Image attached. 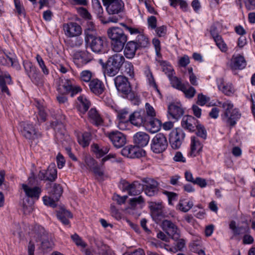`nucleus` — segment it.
I'll return each mask as SVG.
<instances>
[{
  "label": "nucleus",
  "instance_id": "nucleus-1",
  "mask_svg": "<svg viewBox=\"0 0 255 255\" xmlns=\"http://www.w3.org/2000/svg\"><path fill=\"white\" fill-rule=\"evenodd\" d=\"M114 81L117 90L123 97L130 100L134 105L139 104V98L132 91L130 83L127 77L119 75L115 78Z\"/></svg>",
  "mask_w": 255,
  "mask_h": 255
},
{
  "label": "nucleus",
  "instance_id": "nucleus-2",
  "mask_svg": "<svg viewBox=\"0 0 255 255\" xmlns=\"http://www.w3.org/2000/svg\"><path fill=\"white\" fill-rule=\"evenodd\" d=\"M107 34L111 40L112 50L116 52H121L128 40L123 29L119 27H111L108 29Z\"/></svg>",
  "mask_w": 255,
  "mask_h": 255
},
{
  "label": "nucleus",
  "instance_id": "nucleus-3",
  "mask_svg": "<svg viewBox=\"0 0 255 255\" xmlns=\"http://www.w3.org/2000/svg\"><path fill=\"white\" fill-rule=\"evenodd\" d=\"M219 104L222 105V107L224 109L223 113L221 115L223 121L231 127L234 126L236 124V121L241 116L239 110L234 109V105L230 101H227L223 103L219 102Z\"/></svg>",
  "mask_w": 255,
  "mask_h": 255
},
{
  "label": "nucleus",
  "instance_id": "nucleus-4",
  "mask_svg": "<svg viewBox=\"0 0 255 255\" xmlns=\"http://www.w3.org/2000/svg\"><path fill=\"white\" fill-rule=\"evenodd\" d=\"M46 189L49 196H45L43 197L44 204L52 207H56V202L59 200L63 193L62 186L59 184L48 183L46 185Z\"/></svg>",
  "mask_w": 255,
  "mask_h": 255
},
{
  "label": "nucleus",
  "instance_id": "nucleus-5",
  "mask_svg": "<svg viewBox=\"0 0 255 255\" xmlns=\"http://www.w3.org/2000/svg\"><path fill=\"white\" fill-rule=\"evenodd\" d=\"M84 40L87 47L89 46L92 51L95 53L104 52L107 46L105 37L96 36L89 32H85Z\"/></svg>",
  "mask_w": 255,
  "mask_h": 255
},
{
  "label": "nucleus",
  "instance_id": "nucleus-6",
  "mask_svg": "<svg viewBox=\"0 0 255 255\" xmlns=\"http://www.w3.org/2000/svg\"><path fill=\"white\" fill-rule=\"evenodd\" d=\"M32 234V237L35 241L41 242V248L44 251L51 250L53 248V242L49 240L47 233L42 227L35 225Z\"/></svg>",
  "mask_w": 255,
  "mask_h": 255
},
{
  "label": "nucleus",
  "instance_id": "nucleus-7",
  "mask_svg": "<svg viewBox=\"0 0 255 255\" xmlns=\"http://www.w3.org/2000/svg\"><path fill=\"white\" fill-rule=\"evenodd\" d=\"M125 59L121 54H115L110 56L106 62V74L114 77L119 71L125 62Z\"/></svg>",
  "mask_w": 255,
  "mask_h": 255
},
{
  "label": "nucleus",
  "instance_id": "nucleus-8",
  "mask_svg": "<svg viewBox=\"0 0 255 255\" xmlns=\"http://www.w3.org/2000/svg\"><path fill=\"white\" fill-rule=\"evenodd\" d=\"M168 143L165 136L161 133L156 134L152 139L151 149L155 153H160L167 148Z\"/></svg>",
  "mask_w": 255,
  "mask_h": 255
},
{
  "label": "nucleus",
  "instance_id": "nucleus-9",
  "mask_svg": "<svg viewBox=\"0 0 255 255\" xmlns=\"http://www.w3.org/2000/svg\"><path fill=\"white\" fill-rule=\"evenodd\" d=\"M109 14H118L123 12L125 3L122 0H102Z\"/></svg>",
  "mask_w": 255,
  "mask_h": 255
},
{
  "label": "nucleus",
  "instance_id": "nucleus-10",
  "mask_svg": "<svg viewBox=\"0 0 255 255\" xmlns=\"http://www.w3.org/2000/svg\"><path fill=\"white\" fill-rule=\"evenodd\" d=\"M143 182V190L148 196H153L156 194L158 191L159 183L151 178H143L141 179Z\"/></svg>",
  "mask_w": 255,
  "mask_h": 255
},
{
  "label": "nucleus",
  "instance_id": "nucleus-11",
  "mask_svg": "<svg viewBox=\"0 0 255 255\" xmlns=\"http://www.w3.org/2000/svg\"><path fill=\"white\" fill-rule=\"evenodd\" d=\"M121 24L125 27V29L128 31L130 34H137L135 40L137 45L139 47H145L148 44V39L144 35L142 34L138 29L136 28L131 27L128 26L124 23H121Z\"/></svg>",
  "mask_w": 255,
  "mask_h": 255
},
{
  "label": "nucleus",
  "instance_id": "nucleus-12",
  "mask_svg": "<svg viewBox=\"0 0 255 255\" xmlns=\"http://www.w3.org/2000/svg\"><path fill=\"white\" fill-rule=\"evenodd\" d=\"M185 133L181 129H175L169 135V142L173 149H178L181 145Z\"/></svg>",
  "mask_w": 255,
  "mask_h": 255
},
{
  "label": "nucleus",
  "instance_id": "nucleus-13",
  "mask_svg": "<svg viewBox=\"0 0 255 255\" xmlns=\"http://www.w3.org/2000/svg\"><path fill=\"white\" fill-rule=\"evenodd\" d=\"M38 177L42 180L54 181L57 177V172L56 165L54 163H51L48 167L47 170H43L39 171Z\"/></svg>",
  "mask_w": 255,
  "mask_h": 255
},
{
  "label": "nucleus",
  "instance_id": "nucleus-14",
  "mask_svg": "<svg viewBox=\"0 0 255 255\" xmlns=\"http://www.w3.org/2000/svg\"><path fill=\"white\" fill-rule=\"evenodd\" d=\"M108 137L114 146L117 148H121L124 146L127 142L126 135L119 131H113L109 132Z\"/></svg>",
  "mask_w": 255,
  "mask_h": 255
},
{
  "label": "nucleus",
  "instance_id": "nucleus-15",
  "mask_svg": "<svg viewBox=\"0 0 255 255\" xmlns=\"http://www.w3.org/2000/svg\"><path fill=\"white\" fill-rule=\"evenodd\" d=\"M63 30L66 36L69 37L79 36L82 33L81 27L76 22H69L63 25Z\"/></svg>",
  "mask_w": 255,
  "mask_h": 255
},
{
  "label": "nucleus",
  "instance_id": "nucleus-16",
  "mask_svg": "<svg viewBox=\"0 0 255 255\" xmlns=\"http://www.w3.org/2000/svg\"><path fill=\"white\" fill-rule=\"evenodd\" d=\"M92 59L91 54L87 51H77L73 55V61L78 67H81Z\"/></svg>",
  "mask_w": 255,
  "mask_h": 255
},
{
  "label": "nucleus",
  "instance_id": "nucleus-17",
  "mask_svg": "<svg viewBox=\"0 0 255 255\" xmlns=\"http://www.w3.org/2000/svg\"><path fill=\"white\" fill-rule=\"evenodd\" d=\"M162 228L174 240H177L180 237V231L177 227L171 221L164 220L162 222Z\"/></svg>",
  "mask_w": 255,
  "mask_h": 255
},
{
  "label": "nucleus",
  "instance_id": "nucleus-18",
  "mask_svg": "<svg viewBox=\"0 0 255 255\" xmlns=\"http://www.w3.org/2000/svg\"><path fill=\"white\" fill-rule=\"evenodd\" d=\"M136 145L127 146L122 149L121 153L128 158H139L142 156V151Z\"/></svg>",
  "mask_w": 255,
  "mask_h": 255
},
{
  "label": "nucleus",
  "instance_id": "nucleus-19",
  "mask_svg": "<svg viewBox=\"0 0 255 255\" xmlns=\"http://www.w3.org/2000/svg\"><path fill=\"white\" fill-rule=\"evenodd\" d=\"M146 119L143 112L141 111L134 112L130 115L128 118L130 123L137 127H144Z\"/></svg>",
  "mask_w": 255,
  "mask_h": 255
},
{
  "label": "nucleus",
  "instance_id": "nucleus-20",
  "mask_svg": "<svg viewBox=\"0 0 255 255\" xmlns=\"http://www.w3.org/2000/svg\"><path fill=\"white\" fill-rule=\"evenodd\" d=\"M92 6L94 12L97 16L100 18V20L103 23H107L110 22H117L118 19L116 17H110L107 21H104L102 16L103 9L99 0H92Z\"/></svg>",
  "mask_w": 255,
  "mask_h": 255
},
{
  "label": "nucleus",
  "instance_id": "nucleus-21",
  "mask_svg": "<svg viewBox=\"0 0 255 255\" xmlns=\"http://www.w3.org/2000/svg\"><path fill=\"white\" fill-rule=\"evenodd\" d=\"M161 122L155 118H146L144 127L151 133L158 131L161 128Z\"/></svg>",
  "mask_w": 255,
  "mask_h": 255
},
{
  "label": "nucleus",
  "instance_id": "nucleus-22",
  "mask_svg": "<svg viewBox=\"0 0 255 255\" xmlns=\"http://www.w3.org/2000/svg\"><path fill=\"white\" fill-rule=\"evenodd\" d=\"M22 134L26 138L29 139H34L40 135L39 131L35 128L33 125L30 124H26L24 125Z\"/></svg>",
  "mask_w": 255,
  "mask_h": 255
},
{
  "label": "nucleus",
  "instance_id": "nucleus-23",
  "mask_svg": "<svg viewBox=\"0 0 255 255\" xmlns=\"http://www.w3.org/2000/svg\"><path fill=\"white\" fill-rule=\"evenodd\" d=\"M149 138V135L146 132L138 131L134 134L133 140L137 146L144 147L148 144Z\"/></svg>",
  "mask_w": 255,
  "mask_h": 255
},
{
  "label": "nucleus",
  "instance_id": "nucleus-24",
  "mask_svg": "<svg viewBox=\"0 0 255 255\" xmlns=\"http://www.w3.org/2000/svg\"><path fill=\"white\" fill-rule=\"evenodd\" d=\"M73 84V81L62 77L59 79L57 90L60 94H68L70 93Z\"/></svg>",
  "mask_w": 255,
  "mask_h": 255
},
{
  "label": "nucleus",
  "instance_id": "nucleus-25",
  "mask_svg": "<svg viewBox=\"0 0 255 255\" xmlns=\"http://www.w3.org/2000/svg\"><path fill=\"white\" fill-rule=\"evenodd\" d=\"M23 65L27 75L32 82H38L40 80V75L36 68L30 62L24 63Z\"/></svg>",
  "mask_w": 255,
  "mask_h": 255
},
{
  "label": "nucleus",
  "instance_id": "nucleus-26",
  "mask_svg": "<svg viewBox=\"0 0 255 255\" xmlns=\"http://www.w3.org/2000/svg\"><path fill=\"white\" fill-rule=\"evenodd\" d=\"M198 124L197 120L191 116H185L183 117L182 122V127L190 131H194Z\"/></svg>",
  "mask_w": 255,
  "mask_h": 255
},
{
  "label": "nucleus",
  "instance_id": "nucleus-27",
  "mask_svg": "<svg viewBox=\"0 0 255 255\" xmlns=\"http://www.w3.org/2000/svg\"><path fill=\"white\" fill-rule=\"evenodd\" d=\"M12 84L11 78L9 74H5L0 76V90L2 94H6L8 96L10 95L7 86Z\"/></svg>",
  "mask_w": 255,
  "mask_h": 255
},
{
  "label": "nucleus",
  "instance_id": "nucleus-28",
  "mask_svg": "<svg viewBox=\"0 0 255 255\" xmlns=\"http://www.w3.org/2000/svg\"><path fill=\"white\" fill-rule=\"evenodd\" d=\"M218 87L225 95L231 96L235 92V90L231 83H227L222 78L218 80Z\"/></svg>",
  "mask_w": 255,
  "mask_h": 255
},
{
  "label": "nucleus",
  "instance_id": "nucleus-29",
  "mask_svg": "<svg viewBox=\"0 0 255 255\" xmlns=\"http://www.w3.org/2000/svg\"><path fill=\"white\" fill-rule=\"evenodd\" d=\"M168 112L171 118L176 120L180 118L184 114V110L181 105L177 104L169 105Z\"/></svg>",
  "mask_w": 255,
  "mask_h": 255
},
{
  "label": "nucleus",
  "instance_id": "nucleus-30",
  "mask_svg": "<svg viewBox=\"0 0 255 255\" xmlns=\"http://www.w3.org/2000/svg\"><path fill=\"white\" fill-rule=\"evenodd\" d=\"M138 48L139 47L137 45L136 41L131 40L128 42L124 49L125 56L128 59L133 58Z\"/></svg>",
  "mask_w": 255,
  "mask_h": 255
},
{
  "label": "nucleus",
  "instance_id": "nucleus-31",
  "mask_svg": "<svg viewBox=\"0 0 255 255\" xmlns=\"http://www.w3.org/2000/svg\"><path fill=\"white\" fill-rule=\"evenodd\" d=\"M22 189L27 197L36 199L39 198L41 192V190L39 187H32L27 184H22Z\"/></svg>",
  "mask_w": 255,
  "mask_h": 255
},
{
  "label": "nucleus",
  "instance_id": "nucleus-32",
  "mask_svg": "<svg viewBox=\"0 0 255 255\" xmlns=\"http://www.w3.org/2000/svg\"><path fill=\"white\" fill-rule=\"evenodd\" d=\"M89 86L91 91L95 94L100 95L104 91L103 84L97 79H92L89 83Z\"/></svg>",
  "mask_w": 255,
  "mask_h": 255
},
{
  "label": "nucleus",
  "instance_id": "nucleus-33",
  "mask_svg": "<svg viewBox=\"0 0 255 255\" xmlns=\"http://www.w3.org/2000/svg\"><path fill=\"white\" fill-rule=\"evenodd\" d=\"M126 189L129 195H136L143 191V186L138 181H135L126 186Z\"/></svg>",
  "mask_w": 255,
  "mask_h": 255
},
{
  "label": "nucleus",
  "instance_id": "nucleus-34",
  "mask_svg": "<svg viewBox=\"0 0 255 255\" xmlns=\"http://www.w3.org/2000/svg\"><path fill=\"white\" fill-rule=\"evenodd\" d=\"M246 66V61L243 56H234L232 59L231 67L233 69H242Z\"/></svg>",
  "mask_w": 255,
  "mask_h": 255
},
{
  "label": "nucleus",
  "instance_id": "nucleus-35",
  "mask_svg": "<svg viewBox=\"0 0 255 255\" xmlns=\"http://www.w3.org/2000/svg\"><path fill=\"white\" fill-rule=\"evenodd\" d=\"M202 144L198 137H191L190 155L192 156H196L202 150Z\"/></svg>",
  "mask_w": 255,
  "mask_h": 255
},
{
  "label": "nucleus",
  "instance_id": "nucleus-36",
  "mask_svg": "<svg viewBox=\"0 0 255 255\" xmlns=\"http://www.w3.org/2000/svg\"><path fill=\"white\" fill-rule=\"evenodd\" d=\"M88 114V119L94 125L98 126L103 124V120L95 109H91Z\"/></svg>",
  "mask_w": 255,
  "mask_h": 255
},
{
  "label": "nucleus",
  "instance_id": "nucleus-37",
  "mask_svg": "<svg viewBox=\"0 0 255 255\" xmlns=\"http://www.w3.org/2000/svg\"><path fill=\"white\" fill-rule=\"evenodd\" d=\"M57 217L64 225H68L69 224L68 219L72 218V215L69 211L64 208H60L57 211Z\"/></svg>",
  "mask_w": 255,
  "mask_h": 255
},
{
  "label": "nucleus",
  "instance_id": "nucleus-38",
  "mask_svg": "<svg viewBox=\"0 0 255 255\" xmlns=\"http://www.w3.org/2000/svg\"><path fill=\"white\" fill-rule=\"evenodd\" d=\"M149 208L153 215L157 217V218L163 217L162 215L163 206L162 203L151 202L149 203Z\"/></svg>",
  "mask_w": 255,
  "mask_h": 255
},
{
  "label": "nucleus",
  "instance_id": "nucleus-39",
  "mask_svg": "<svg viewBox=\"0 0 255 255\" xmlns=\"http://www.w3.org/2000/svg\"><path fill=\"white\" fill-rule=\"evenodd\" d=\"M78 109L79 111L84 114L90 106V101L84 96L78 98Z\"/></svg>",
  "mask_w": 255,
  "mask_h": 255
},
{
  "label": "nucleus",
  "instance_id": "nucleus-40",
  "mask_svg": "<svg viewBox=\"0 0 255 255\" xmlns=\"http://www.w3.org/2000/svg\"><path fill=\"white\" fill-rule=\"evenodd\" d=\"M93 151L96 154L97 157L100 158L107 154L110 150V147L108 145H99L97 144H94L92 145Z\"/></svg>",
  "mask_w": 255,
  "mask_h": 255
},
{
  "label": "nucleus",
  "instance_id": "nucleus-41",
  "mask_svg": "<svg viewBox=\"0 0 255 255\" xmlns=\"http://www.w3.org/2000/svg\"><path fill=\"white\" fill-rule=\"evenodd\" d=\"M54 130L56 138L60 141H62L65 133L64 125L62 123H57L54 127Z\"/></svg>",
  "mask_w": 255,
  "mask_h": 255
},
{
  "label": "nucleus",
  "instance_id": "nucleus-42",
  "mask_svg": "<svg viewBox=\"0 0 255 255\" xmlns=\"http://www.w3.org/2000/svg\"><path fill=\"white\" fill-rule=\"evenodd\" d=\"M184 94L186 98L191 99L194 97L196 94V90L192 86H190L188 83L184 84L183 86V89L180 90Z\"/></svg>",
  "mask_w": 255,
  "mask_h": 255
},
{
  "label": "nucleus",
  "instance_id": "nucleus-43",
  "mask_svg": "<svg viewBox=\"0 0 255 255\" xmlns=\"http://www.w3.org/2000/svg\"><path fill=\"white\" fill-rule=\"evenodd\" d=\"M91 140V134L89 132H84L81 136L78 137V142L83 147L88 146Z\"/></svg>",
  "mask_w": 255,
  "mask_h": 255
},
{
  "label": "nucleus",
  "instance_id": "nucleus-44",
  "mask_svg": "<svg viewBox=\"0 0 255 255\" xmlns=\"http://www.w3.org/2000/svg\"><path fill=\"white\" fill-rule=\"evenodd\" d=\"M193 206V203L192 201H187L186 200H180L178 204V209L181 211L187 212Z\"/></svg>",
  "mask_w": 255,
  "mask_h": 255
},
{
  "label": "nucleus",
  "instance_id": "nucleus-45",
  "mask_svg": "<svg viewBox=\"0 0 255 255\" xmlns=\"http://www.w3.org/2000/svg\"><path fill=\"white\" fill-rule=\"evenodd\" d=\"M229 227L235 236L243 234L246 232V229L244 227H237L236 222L234 221L231 222Z\"/></svg>",
  "mask_w": 255,
  "mask_h": 255
},
{
  "label": "nucleus",
  "instance_id": "nucleus-46",
  "mask_svg": "<svg viewBox=\"0 0 255 255\" xmlns=\"http://www.w3.org/2000/svg\"><path fill=\"white\" fill-rule=\"evenodd\" d=\"M160 65L162 67V71L168 77L173 75L174 71L172 66L165 61H159Z\"/></svg>",
  "mask_w": 255,
  "mask_h": 255
},
{
  "label": "nucleus",
  "instance_id": "nucleus-47",
  "mask_svg": "<svg viewBox=\"0 0 255 255\" xmlns=\"http://www.w3.org/2000/svg\"><path fill=\"white\" fill-rule=\"evenodd\" d=\"M170 83L172 86L179 90H180L181 88L183 89V86L184 84L181 83L180 80L176 76H174L173 75L168 77Z\"/></svg>",
  "mask_w": 255,
  "mask_h": 255
},
{
  "label": "nucleus",
  "instance_id": "nucleus-48",
  "mask_svg": "<svg viewBox=\"0 0 255 255\" xmlns=\"http://www.w3.org/2000/svg\"><path fill=\"white\" fill-rule=\"evenodd\" d=\"M124 72L131 78L134 77V67L132 63L127 61L124 62Z\"/></svg>",
  "mask_w": 255,
  "mask_h": 255
},
{
  "label": "nucleus",
  "instance_id": "nucleus-49",
  "mask_svg": "<svg viewBox=\"0 0 255 255\" xmlns=\"http://www.w3.org/2000/svg\"><path fill=\"white\" fill-rule=\"evenodd\" d=\"M16 12L19 17H25L26 13L23 6L20 3L19 0H14Z\"/></svg>",
  "mask_w": 255,
  "mask_h": 255
},
{
  "label": "nucleus",
  "instance_id": "nucleus-50",
  "mask_svg": "<svg viewBox=\"0 0 255 255\" xmlns=\"http://www.w3.org/2000/svg\"><path fill=\"white\" fill-rule=\"evenodd\" d=\"M23 212L24 214H29L31 213L33 210V203L29 202V199H26L23 201L22 204Z\"/></svg>",
  "mask_w": 255,
  "mask_h": 255
},
{
  "label": "nucleus",
  "instance_id": "nucleus-51",
  "mask_svg": "<svg viewBox=\"0 0 255 255\" xmlns=\"http://www.w3.org/2000/svg\"><path fill=\"white\" fill-rule=\"evenodd\" d=\"M118 115L117 117L120 120V122L121 123H124L125 122H127L129 121L128 117V112L125 109L121 110L117 112Z\"/></svg>",
  "mask_w": 255,
  "mask_h": 255
},
{
  "label": "nucleus",
  "instance_id": "nucleus-52",
  "mask_svg": "<svg viewBox=\"0 0 255 255\" xmlns=\"http://www.w3.org/2000/svg\"><path fill=\"white\" fill-rule=\"evenodd\" d=\"M76 38L74 39H71L68 41V45L72 47H80L83 45V40L82 37L76 36Z\"/></svg>",
  "mask_w": 255,
  "mask_h": 255
},
{
  "label": "nucleus",
  "instance_id": "nucleus-53",
  "mask_svg": "<svg viewBox=\"0 0 255 255\" xmlns=\"http://www.w3.org/2000/svg\"><path fill=\"white\" fill-rule=\"evenodd\" d=\"M163 193L167 197L168 203L170 205H173V202L177 200L178 194L176 193L164 191Z\"/></svg>",
  "mask_w": 255,
  "mask_h": 255
},
{
  "label": "nucleus",
  "instance_id": "nucleus-54",
  "mask_svg": "<svg viewBox=\"0 0 255 255\" xmlns=\"http://www.w3.org/2000/svg\"><path fill=\"white\" fill-rule=\"evenodd\" d=\"M92 74L89 70H85L80 74V78L82 81L86 83L90 82L92 80Z\"/></svg>",
  "mask_w": 255,
  "mask_h": 255
},
{
  "label": "nucleus",
  "instance_id": "nucleus-55",
  "mask_svg": "<svg viewBox=\"0 0 255 255\" xmlns=\"http://www.w3.org/2000/svg\"><path fill=\"white\" fill-rule=\"evenodd\" d=\"M84 159L85 163L91 169L97 166L95 160L90 155H85Z\"/></svg>",
  "mask_w": 255,
  "mask_h": 255
},
{
  "label": "nucleus",
  "instance_id": "nucleus-56",
  "mask_svg": "<svg viewBox=\"0 0 255 255\" xmlns=\"http://www.w3.org/2000/svg\"><path fill=\"white\" fill-rule=\"evenodd\" d=\"M217 46L223 52H225L227 50V47L225 43L222 39V37L220 36L217 37L216 39H214Z\"/></svg>",
  "mask_w": 255,
  "mask_h": 255
},
{
  "label": "nucleus",
  "instance_id": "nucleus-57",
  "mask_svg": "<svg viewBox=\"0 0 255 255\" xmlns=\"http://www.w3.org/2000/svg\"><path fill=\"white\" fill-rule=\"evenodd\" d=\"M36 59L43 73L45 75L48 74L49 71L45 66L44 62L41 57L39 54H37L36 55Z\"/></svg>",
  "mask_w": 255,
  "mask_h": 255
},
{
  "label": "nucleus",
  "instance_id": "nucleus-58",
  "mask_svg": "<svg viewBox=\"0 0 255 255\" xmlns=\"http://www.w3.org/2000/svg\"><path fill=\"white\" fill-rule=\"evenodd\" d=\"M146 77L148 78V82L149 85L153 87L154 88L158 90L157 86L156 84L155 81L154 79L153 75L149 69H148L145 71Z\"/></svg>",
  "mask_w": 255,
  "mask_h": 255
},
{
  "label": "nucleus",
  "instance_id": "nucleus-59",
  "mask_svg": "<svg viewBox=\"0 0 255 255\" xmlns=\"http://www.w3.org/2000/svg\"><path fill=\"white\" fill-rule=\"evenodd\" d=\"M73 241L76 245L80 246L83 248H85L87 246V244L82 240V239L77 234H74L71 236Z\"/></svg>",
  "mask_w": 255,
  "mask_h": 255
},
{
  "label": "nucleus",
  "instance_id": "nucleus-60",
  "mask_svg": "<svg viewBox=\"0 0 255 255\" xmlns=\"http://www.w3.org/2000/svg\"><path fill=\"white\" fill-rule=\"evenodd\" d=\"M195 128L197 129V131L196 132L197 136L201 137L203 139H205L207 137V134L204 128L201 125L197 124Z\"/></svg>",
  "mask_w": 255,
  "mask_h": 255
},
{
  "label": "nucleus",
  "instance_id": "nucleus-61",
  "mask_svg": "<svg viewBox=\"0 0 255 255\" xmlns=\"http://www.w3.org/2000/svg\"><path fill=\"white\" fill-rule=\"evenodd\" d=\"M145 111L147 116L149 118H154L156 116V113L154 108L149 104L146 103L145 106Z\"/></svg>",
  "mask_w": 255,
  "mask_h": 255
},
{
  "label": "nucleus",
  "instance_id": "nucleus-62",
  "mask_svg": "<svg viewBox=\"0 0 255 255\" xmlns=\"http://www.w3.org/2000/svg\"><path fill=\"white\" fill-rule=\"evenodd\" d=\"M110 210L111 214L113 217L118 220L122 219V215L121 213L119 212L114 205H111Z\"/></svg>",
  "mask_w": 255,
  "mask_h": 255
},
{
  "label": "nucleus",
  "instance_id": "nucleus-63",
  "mask_svg": "<svg viewBox=\"0 0 255 255\" xmlns=\"http://www.w3.org/2000/svg\"><path fill=\"white\" fill-rule=\"evenodd\" d=\"M210 98L203 95L199 94L198 95L197 104L200 106H203L205 105L209 101Z\"/></svg>",
  "mask_w": 255,
  "mask_h": 255
},
{
  "label": "nucleus",
  "instance_id": "nucleus-64",
  "mask_svg": "<svg viewBox=\"0 0 255 255\" xmlns=\"http://www.w3.org/2000/svg\"><path fill=\"white\" fill-rule=\"evenodd\" d=\"M6 61L8 63L10 62L11 66L15 68L16 70H19L20 69V66L18 64L17 60L13 57H10L6 55Z\"/></svg>",
  "mask_w": 255,
  "mask_h": 255
}]
</instances>
